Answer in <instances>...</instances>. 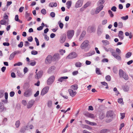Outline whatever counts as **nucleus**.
Returning a JSON list of instances; mask_svg holds the SVG:
<instances>
[{"instance_id":"1","label":"nucleus","mask_w":133,"mask_h":133,"mask_svg":"<svg viewBox=\"0 0 133 133\" xmlns=\"http://www.w3.org/2000/svg\"><path fill=\"white\" fill-rule=\"evenodd\" d=\"M119 75L120 78H123L126 80H127L129 79L128 75L122 69L119 70Z\"/></svg>"},{"instance_id":"2","label":"nucleus","mask_w":133,"mask_h":133,"mask_svg":"<svg viewBox=\"0 0 133 133\" xmlns=\"http://www.w3.org/2000/svg\"><path fill=\"white\" fill-rule=\"evenodd\" d=\"M109 51H110L112 55L116 59L118 60H121V57L117 55L116 52H115L114 50L111 48H109Z\"/></svg>"},{"instance_id":"3","label":"nucleus","mask_w":133,"mask_h":133,"mask_svg":"<svg viewBox=\"0 0 133 133\" xmlns=\"http://www.w3.org/2000/svg\"><path fill=\"white\" fill-rule=\"evenodd\" d=\"M32 90L31 89H28L25 91L24 93V96L26 97H29L32 95Z\"/></svg>"},{"instance_id":"4","label":"nucleus","mask_w":133,"mask_h":133,"mask_svg":"<svg viewBox=\"0 0 133 133\" xmlns=\"http://www.w3.org/2000/svg\"><path fill=\"white\" fill-rule=\"evenodd\" d=\"M89 42L88 40H85L81 44V48L82 49H84L87 48L89 46Z\"/></svg>"},{"instance_id":"5","label":"nucleus","mask_w":133,"mask_h":133,"mask_svg":"<svg viewBox=\"0 0 133 133\" xmlns=\"http://www.w3.org/2000/svg\"><path fill=\"white\" fill-rule=\"evenodd\" d=\"M55 77L54 76L50 77L47 81V84L48 85H50L55 80Z\"/></svg>"},{"instance_id":"6","label":"nucleus","mask_w":133,"mask_h":133,"mask_svg":"<svg viewBox=\"0 0 133 133\" xmlns=\"http://www.w3.org/2000/svg\"><path fill=\"white\" fill-rule=\"evenodd\" d=\"M35 103V101L33 99H31L29 101L27 104V108L28 109L31 108L33 106Z\"/></svg>"},{"instance_id":"7","label":"nucleus","mask_w":133,"mask_h":133,"mask_svg":"<svg viewBox=\"0 0 133 133\" xmlns=\"http://www.w3.org/2000/svg\"><path fill=\"white\" fill-rule=\"evenodd\" d=\"M77 55L75 52H72L67 57V59H72L77 57Z\"/></svg>"},{"instance_id":"8","label":"nucleus","mask_w":133,"mask_h":133,"mask_svg":"<svg viewBox=\"0 0 133 133\" xmlns=\"http://www.w3.org/2000/svg\"><path fill=\"white\" fill-rule=\"evenodd\" d=\"M74 31L73 30H70L68 31L67 35L69 39L71 38L74 34Z\"/></svg>"},{"instance_id":"9","label":"nucleus","mask_w":133,"mask_h":133,"mask_svg":"<svg viewBox=\"0 0 133 133\" xmlns=\"http://www.w3.org/2000/svg\"><path fill=\"white\" fill-rule=\"evenodd\" d=\"M52 60V57L50 55H48L45 59V63L46 64H49L51 63Z\"/></svg>"},{"instance_id":"10","label":"nucleus","mask_w":133,"mask_h":133,"mask_svg":"<svg viewBox=\"0 0 133 133\" xmlns=\"http://www.w3.org/2000/svg\"><path fill=\"white\" fill-rule=\"evenodd\" d=\"M49 89V87H46L43 88L42 90L41 95L43 96L46 94L48 91Z\"/></svg>"},{"instance_id":"11","label":"nucleus","mask_w":133,"mask_h":133,"mask_svg":"<svg viewBox=\"0 0 133 133\" xmlns=\"http://www.w3.org/2000/svg\"><path fill=\"white\" fill-rule=\"evenodd\" d=\"M66 37V35L65 34H63L61 36L60 42L61 43H63L65 41Z\"/></svg>"},{"instance_id":"12","label":"nucleus","mask_w":133,"mask_h":133,"mask_svg":"<svg viewBox=\"0 0 133 133\" xmlns=\"http://www.w3.org/2000/svg\"><path fill=\"white\" fill-rule=\"evenodd\" d=\"M68 91L70 95L72 97L75 96L77 94L76 91H74L72 89H69L68 90Z\"/></svg>"},{"instance_id":"13","label":"nucleus","mask_w":133,"mask_h":133,"mask_svg":"<svg viewBox=\"0 0 133 133\" xmlns=\"http://www.w3.org/2000/svg\"><path fill=\"white\" fill-rule=\"evenodd\" d=\"M43 72L42 71H40L35 76V78L38 79L40 78L42 76Z\"/></svg>"},{"instance_id":"14","label":"nucleus","mask_w":133,"mask_h":133,"mask_svg":"<svg viewBox=\"0 0 133 133\" xmlns=\"http://www.w3.org/2000/svg\"><path fill=\"white\" fill-rule=\"evenodd\" d=\"M104 6L101 5L97 8L95 13L96 14H98L103 8Z\"/></svg>"},{"instance_id":"15","label":"nucleus","mask_w":133,"mask_h":133,"mask_svg":"<svg viewBox=\"0 0 133 133\" xmlns=\"http://www.w3.org/2000/svg\"><path fill=\"white\" fill-rule=\"evenodd\" d=\"M95 30L96 28L94 26H91L88 27V30L90 33L95 32Z\"/></svg>"},{"instance_id":"16","label":"nucleus","mask_w":133,"mask_h":133,"mask_svg":"<svg viewBox=\"0 0 133 133\" xmlns=\"http://www.w3.org/2000/svg\"><path fill=\"white\" fill-rule=\"evenodd\" d=\"M6 110V108L4 107L3 103L2 102H0V112H2Z\"/></svg>"},{"instance_id":"17","label":"nucleus","mask_w":133,"mask_h":133,"mask_svg":"<svg viewBox=\"0 0 133 133\" xmlns=\"http://www.w3.org/2000/svg\"><path fill=\"white\" fill-rule=\"evenodd\" d=\"M82 3L81 0H78L76 3L75 7L77 8L82 6Z\"/></svg>"},{"instance_id":"18","label":"nucleus","mask_w":133,"mask_h":133,"mask_svg":"<svg viewBox=\"0 0 133 133\" xmlns=\"http://www.w3.org/2000/svg\"><path fill=\"white\" fill-rule=\"evenodd\" d=\"M118 36L121 39H123L124 38L123 32L121 31H119L118 34Z\"/></svg>"},{"instance_id":"19","label":"nucleus","mask_w":133,"mask_h":133,"mask_svg":"<svg viewBox=\"0 0 133 133\" xmlns=\"http://www.w3.org/2000/svg\"><path fill=\"white\" fill-rule=\"evenodd\" d=\"M113 115V112L111 111H108L107 112V116L108 117H110L111 118H112Z\"/></svg>"},{"instance_id":"20","label":"nucleus","mask_w":133,"mask_h":133,"mask_svg":"<svg viewBox=\"0 0 133 133\" xmlns=\"http://www.w3.org/2000/svg\"><path fill=\"white\" fill-rule=\"evenodd\" d=\"M103 29L101 28V26H98L97 30V33L98 35H100L102 32Z\"/></svg>"},{"instance_id":"21","label":"nucleus","mask_w":133,"mask_h":133,"mask_svg":"<svg viewBox=\"0 0 133 133\" xmlns=\"http://www.w3.org/2000/svg\"><path fill=\"white\" fill-rule=\"evenodd\" d=\"M17 53V51H15L11 54L9 57V59L10 60L12 59Z\"/></svg>"},{"instance_id":"22","label":"nucleus","mask_w":133,"mask_h":133,"mask_svg":"<svg viewBox=\"0 0 133 133\" xmlns=\"http://www.w3.org/2000/svg\"><path fill=\"white\" fill-rule=\"evenodd\" d=\"M8 20H6L4 19H3L1 21H0V23L1 25H5L6 24H8Z\"/></svg>"},{"instance_id":"23","label":"nucleus","mask_w":133,"mask_h":133,"mask_svg":"<svg viewBox=\"0 0 133 133\" xmlns=\"http://www.w3.org/2000/svg\"><path fill=\"white\" fill-rule=\"evenodd\" d=\"M85 115L88 117L92 118H94L95 117L94 115L93 114L90 113H87L85 114Z\"/></svg>"},{"instance_id":"24","label":"nucleus","mask_w":133,"mask_h":133,"mask_svg":"<svg viewBox=\"0 0 133 133\" xmlns=\"http://www.w3.org/2000/svg\"><path fill=\"white\" fill-rule=\"evenodd\" d=\"M85 122L87 124L92 126L96 125H97V124L96 123L90 122L87 120H85Z\"/></svg>"},{"instance_id":"25","label":"nucleus","mask_w":133,"mask_h":133,"mask_svg":"<svg viewBox=\"0 0 133 133\" xmlns=\"http://www.w3.org/2000/svg\"><path fill=\"white\" fill-rule=\"evenodd\" d=\"M68 78V77L66 76L62 77L59 78L58 81L59 82H62L64 80L67 79Z\"/></svg>"},{"instance_id":"26","label":"nucleus","mask_w":133,"mask_h":133,"mask_svg":"<svg viewBox=\"0 0 133 133\" xmlns=\"http://www.w3.org/2000/svg\"><path fill=\"white\" fill-rule=\"evenodd\" d=\"M71 88L74 90H76L78 88V85L77 84L73 85L71 86Z\"/></svg>"},{"instance_id":"27","label":"nucleus","mask_w":133,"mask_h":133,"mask_svg":"<svg viewBox=\"0 0 133 133\" xmlns=\"http://www.w3.org/2000/svg\"><path fill=\"white\" fill-rule=\"evenodd\" d=\"M57 3L56 2H51L49 4L50 6L51 7H56L57 6Z\"/></svg>"},{"instance_id":"28","label":"nucleus","mask_w":133,"mask_h":133,"mask_svg":"<svg viewBox=\"0 0 133 133\" xmlns=\"http://www.w3.org/2000/svg\"><path fill=\"white\" fill-rule=\"evenodd\" d=\"M71 4L72 2L71 1H68L66 3V5H67V8L68 9L70 8L71 5Z\"/></svg>"},{"instance_id":"29","label":"nucleus","mask_w":133,"mask_h":133,"mask_svg":"<svg viewBox=\"0 0 133 133\" xmlns=\"http://www.w3.org/2000/svg\"><path fill=\"white\" fill-rule=\"evenodd\" d=\"M125 35L126 36H129V38L130 39L133 36L131 32L129 33L128 32H126L125 33Z\"/></svg>"},{"instance_id":"30","label":"nucleus","mask_w":133,"mask_h":133,"mask_svg":"<svg viewBox=\"0 0 133 133\" xmlns=\"http://www.w3.org/2000/svg\"><path fill=\"white\" fill-rule=\"evenodd\" d=\"M109 130L106 129H102L99 133H105L108 131H109Z\"/></svg>"},{"instance_id":"31","label":"nucleus","mask_w":133,"mask_h":133,"mask_svg":"<svg viewBox=\"0 0 133 133\" xmlns=\"http://www.w3.org/2000/svg\"><path fill=\"white\" fill-rule=\"evenodd\" d=\"M4 91L2 90H0V98L4 96Z\"/></svg>"},{"instance_id":"32","label":"nucleus","mask_w":133,"mask_h":133,"mask_svg":"<svg viewBox=\"0 0 133 133\" xmlns=\"http://www.w3.org/2000/svg\"><path fill=\"white\" fill-rule=\"evenodd\" d=\"M75 65L77 67H80L82 66V63L80 62H77L75 63Z\"/></svg>"},{"instance_id":"33","label":"nucleus","mask_w":133,"mask_h":133,"mask_svg":"<svg viewBox=\"0 0 133 133\" xmlns=\"http://www.w3.org/2000/svg\"><path fill=\"white\" fill-rule=\"evenodd\" d=\"M53 57L55 59L59 58L60 57L59 54L58 53L55 54L53 56Z\"/></svg>"},{"instance_id":"34","label":"nucleus","mask_w":133,"mask_h":133,"mask_svg":"<svg viewBox=\"0 0 133 133\" xmlns=\"http://www.w3.org/2000/svg\"><path fill=\"white\" fill-rule=\"evenodd\" d=\"M91 2H87L84 5V8H86L88 7L91 4Z\"/></svg>"},{"instance_id":"35","label":"nucleus","mask_w":133,"mask_h":133,"mask_svg":"<svg viewBox=\"0 0 133 133\" xmlns=\"http://www.w3.org/2000/svg\"><path fill=\"white\" fill-rule=\"evenodd\" d=\"M101 84L105 86L106 87H105V88L107 89L108 88V84L105 82H102L101 83Z\"/></svg>"},{"instance_id":"36","label":"nucleus","mask_w":133,"mask_h":133,"mask_svg":"<svg viewBox=\"0 0 133 133\" xmlns=\"http://www.w3.org/2000/svg\"><path fill=\"white\" fill-rule=\"evenodd\" d=\"M55 69V67L54 66H52L50 67L48 70V71L50 72L54 70Z\"/></svg>"},{"instance_id":"37","label":"nucleus","mask_w":133,"mask_h":133,"mask_svg":"<svg viewBox=\"0 0 133 133\" xmlns=\"http://www.w3.org/2000/svg\"><path fill=\"white\" fill-rule=\"evenodd\" d=\"M28 127L27 126L25 127H24L22 128L21 130V132H22L24 133L26 130V128Z\"/></svg>"},{"instance_id":"38","label":"nucleus","mask_w":133,"mask_h":133,"mask_svg":"<svg viewBox=\"0 0 133 133\" xmlns=\"http://www.w3.org/2000/svg\"><path fill=\"white\" fill-rule=\"evenodd\" d=\"M108 12L110 17H111L112 18L114 17V14L112 13V12L111 10H109L108 11Z\"/></svg>"},{"instance_id":"39","label":"nucleus","mask_w":133,"mask_h":133,"mask_svg":"<svg viewBox=\"0 0 133 133\" xmlns=\"http://www.w3.org/2000/svg\"><path fill=\"white\" fill-rule=\"evenodd\" d=\"M20 124V122L19 121H17L15 123V125L16 128H18Z\"/></svg>"},{"instance_id":"40","label":"nucleus","mask_w":133,"mask_h":133,"mask_svg":"<svg viewBox=\"0 0 133 133\" xmlns=\"http://www.w3.org/2000/svg\"><path fill=\"white\" fill-rule=\"evenodd\" d=\"M123 90L125 91H128L129 90V88L128 86H125L123 88Z\"/></svg>"},{"instance_id":"41","label":"nucleus","mask_w":133,"mask_h":133,"mask_svg":"<svg viewBox=\"0 0 133 133\" xmlns=\"http://www.w3.org/2000/svg\"><path fill=\"white\" fill-rule=\"evenodd\" d=\"M132 54L131 52H128L126 55L125 57L127 58H129L131 56Z\"/></svg>"},{"instance_id":"42","label":"nucleus","mask_w":133,"mask_h":133,"mask_svg":"<svg viewBox=\"0 0 133 133\" xmlns=\"http://www.w3.org/2000/svg\"><path fill=\"white\" fill-rule=\"evenodd\" d=\"M96 72L97 74L98 75H101V72L100 70L99 69L97 68L96 69Z\"/></svg>"},{"instance_id":"43","label":"nucleus","mask_w":133,"mask_h":133,"mask_svg":"<svg viewBox=\"0 0 133 133\" xmlns=\"http://www.w3.org/2000/svg\"><path fill=\"white\" fill-rule=\"evenodd\" d=\"M23 64L22 63L20 62H19L17 63H15L14 65V66H20V65H22Z\"/></svg>"},{"instance_id":"44","label":"nucleus","mask_w":133,"mask_h":133,"mask_svg":"<svg viewBox=\"0 0 133 133\" xmlns=\"http://www.w3.org/2000/svg\"><path fill=\"white\" fill-rule=\"evenodd\" d=\"M113 72L114 73L116 74L117 73V68L115 67H114L113 68Z\"/></svg>"},{"instance_id":"45","label":"nucleus","mask_w":133,"mask_h":133,"mask_svg":"<svg viewBox=\"0 0 133 133\" xmlns=\"http://www.w3.org/2000/svg\"><path fill=\"white\" fill-rule=\"evenodd\" d=\"M118 102L119 103L123 104V102L122 98H119L118 100Z\"/></svg>"},{"instance_id":"46","label":"nucleus","mask_w":133,"mask_h":133,"mask_svg":"<svg viewBox=\"0 0 133 133\" xmlns=\"http://www.w3.org/2000/svg\"><path fill=\"white\" fill-rule=\"evenodd\" d=\"M116 51L118 53L117 55H119L121 54V50L118 48H117L116 49Z\"/></svg>"},{"instance_id":"47","label":"nucleus","mask_w":133,"mask_h":133,"mask_svg":"<svg viewBox=\"0 0 133 133\" xmlns=\"http://www.w3.org/2000/svg\"><path fill=\"white\" fill-rule=\"evenodd\" d=\"M121 18L123 20H125L128 19V15H126L125 16H123L121 17Z\"/></svg>"},{"instance_id":"48","label":"nucleus","mask_w":133,"mask_h":133,"mask_svg":"<svg viewBox=\"0 0 133 133\" xmlns=\"http://www.w3.org/2000/svg\"><path fill=\"white\" fill-rule=\"evenodd\" d=\"M59 52L61 55H63L64 53L65 52V50H64L61 49L59 50Z\"/></svg>"},{"instance_id":"49","label":"nucleus","mask_w":133,"mask_h":133,"mask_svg":"<svg viewBox=\"0 0 133 133\" xmlns=\"http://www.w3.org/2000/svg\"><path fill=\"white\" fill-rule=\"evenodd\" d=\"M41 12L42 13V14L44 15H45L46 13V11L44 9H42L41 10Z\"/></svg>"},{"instance_id":"50","label":"nucleus","mask_w":133,"mask_h":133,"mask_svg":"<svg viewBox=\"0 0 133 133\" xmlns=\"http://www.w3.org/2000/svg\"><path fill=\"white\" fill-rule=\"evenodd\" d=\"M123 23L122 22H119L118 23V26L119 28H122L123 27Z\"/></svg>"},{"instance_id":"51","label":"nucleus","mask_w":133,"mask_h":133,"mask_svg":"<svg viewBox=\"0 0 133 133\" xmlns=\"http://www.w3.org/2000/svg\"><path fill=\"white\" fill-rule=\"evenodd\" d=\"M28 40L30 42H31L33 40V38L31 36L27 38Z\"/></svg>"},{"instance_id":"52","label":"nucleus","mask_w":133,"mask_h":133,"mask_svg":"<svg viewBox=\"0 0 133 133\" xmlns=\"http://www.w3.org/2000/svg\"><path fill=\"white\" fill-rule=\"evenodd\" d=\"M31 54L32 55H35L38 54V52L35 50H33L31 51Z\"/></svg>"},{"instance_id":"53","label":"nucleus","mask_w":133,"mask_h":133,"mask_svg":"<svg viewBox=\"0 0 133 133\" xmlns=\"http://www.w3.org/2000/svg\"><path fill=\"white\" fill-rule=\"evenodd\" d=\"M35 41L36 43V45L37 46H38L39 45V42L38 39L36 37H35Z\"/></svg>"},{"instance_id":"54","label":"nucleus","mask_w":133,"mask_h":133,"mask_svg":"<svg viewBox=\"0 0 133 133\" xmlns=\"http://www.w3.org/2000/svg\"><path fill=\"white\" fill-rule=\"evenodd\" d=\"M105 78L108 81H110L111 80V77L109 75L106 76Z\"/></svg>"},{"instance_id":"55","label":"nucleus","mask_w":133,"mask_h":133,"mask_svg":"<svg viewBox=\"0 0 133 133\" xmlns=\"http://www.w3.org/2000/svg\"><path fill=\"white\" fill-rule=\"evenodd\" d=\"M117 8L115 6H113L111 9V10L112 11L114 12H115Z\"/></svg>"},{"instance_id":"56","label":"nucleus","mask_w":133,"mask_h":133,"mask_svg":"<svg viewBox=\"0 0 133 133\" xmlns=\"http://www.w3.org/2000/svg\"><path fill=\"white\" fill-rule=\"evenodd\" d=\"M104 2V0H99L98 1V3L102 5L103 4Z\"/></svg>"},{"instance_id":"57","label":"nucleus","mask_w":133,"mask_h":133,"mask_svg":"<svg viewBox=\"0 0 133 133\" xmlns=\"http://www.w3.org/2000/svg\"><path fill=\"white\" fill-rule=\"evenodd\" d=\"M125 113H121V118L123 119L124 117H125Z\"/></svg>"},{"instance_id":"58","label":"nucleus","mask_w":133,"mask_h":133,"mask_svg":"<svg viewBox=\"0 0 133 133\" xmlns=\"http://www.w3.org/2000/svg\"><path fill=\"white\" fill-rule=\"evenodd\" d=\"M52 102L51 101H49L48 103V107H51L52 105Z\"/></svg>"},{"instance_id":"59","label":"nucleus","mask_w":133,"mask_h":133,"mask_svg":"<svg viewBox=\"0 0 133 133\" xmlns=\"http://www.w3.org/2000/svg\"><path fill=\"white\" fill-rule=\"evenodd\" d=\"M107 22V19H104L103 20L102 22V24L104 25L106 24Z\"/></svg>"},{"instance_id":"60","label":"nucleus","mask_w":133,"mask_h":133,"mask_svg":"<svg viewBox=\"0 0 133 133\" xmlns=\"http://www.w3.org/2000/svg\"><path fill=\"white\" fill-rule=\"evenodd\" d=\"M23 42H21L18 45V46L19 48H22L23 45Z\"/></svg>"},{"instance_id":"61","label":"nucleus","mask_w":133,"mask_h":133,"mask_svg":"<svg viewBox=\"0 0 133 133\" xmlns=\"http://www.w3.org/2000/svg\"><path fill=\"white\" fill-rule=\"evenodd\" d=\"M50 15L53 18L55 17V14L54 12H52L50 13Z\"/></svg>"},{"instance_id":"62","label":"nucleus","mask_w":133,"mask_h":133,"mask_svg":"<svg viewBox=\"0 0 133 133\" xmlns=\"http://www.w3.org/2000/svg\"><path fill=\"white\" fill-rule=\"evenodd\" d=\"M86 34V32L85 31H83L80 36L84 37Z\"/></svg>"},{"instance_id":"63","label":"nucleus","mask_w":133,"mask_h":133,"mask_svg":"<svg viewBox=\"0 0 133 133\" xmlns=\"http://www.w3.org/2000/svg\"><path fill=\"white\" fill-rule=\"evenodd\" d=\"M22 104L24 106L26 105L27 104L25 100H23L22 101Z\"/></svg>"},{"instance_id":"64","label":"nucleus","mask_w":133,"mask_h":133,"mask_svg":"<svg viewBox=\"0 0 133 133\" xmlns=\"http://www.w3.org/2000/svg\"><path fill=\"white\" fill-rule=\"evenodd\" d=\"M15 94V92L14 91H11L10 93V96L12 97L14 96Z\"/></svg>"}]
</instances>
